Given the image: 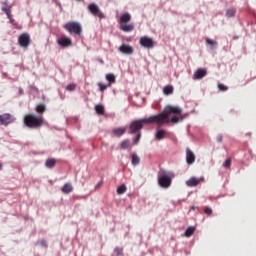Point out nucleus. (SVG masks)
Segmentation results:
<instances>
[{"label":"nucleus","mask_w":256,"mask_h":256,"mask_svg":"<svg viewBox=\"0 0 256 256\" xmlns=\"http://www.w3.org/2000/svg\"><path fill=\"white\" fill-rule=\"evenodd\" d=\"M181 113H183L181 107L168 105L158 114L132 121L129 126L130 133H141L140 131L143 129V125H157V127H163L164 125H169V123H180V121H183Z\"/></svg>","instance_id":"f257e3e1"},{"label":"nucleus","mask_w":256,"mask_h":256,"mask_svg":"<svg viewBox=\"0 0 256 256\" xmlns=\"http://www.w3.org/2000/svg\"><path fill=\"white\" fill-rule=\"evenodd\" d=\"M173 177H175V174L173 172L160 170L158 174V184L160 185V187H163L164 189H168V187H171V183L173 182Z\"/></svg>","instance_id":"f03ea898"},{"label":"nucleus","mask_w":256,"mask_h":256,"mask_svg":"<svg viewBox=\"0 0 256 256\" xmlns=\"http://www.w3.org/2000/svg\"><path fill=\"white\" fill-rule=\"evenodd\" d=\"M131 21V14L128 12L123 13L119 20V29L124 33H131L135 29V24H128Z\"/></svg>","instance_id":"7ed1b4c3"},{"label":"nucleus","mask_w":256,"mask_h":256,"mask_svg":"<svg viewBox=\"0 0 256 256\" xmlns=\"http://www.w3.org/2000/svg\"><path fill=\"white\" fill-rule=\"evenodd\" d=\"M64 29L74 35H81L83 33V27L79 22H68L64 25Z\"/></svg>","instance_id":"20e7f679"},{"label":"nucleus","mask_w":256,"mask_h":256,"mask_svg":"<svg viewBox=\"0 0 256 256\" xmlns=\"http://www.w3.org/2000/svg\"><path fill=\"white\" fill-rule=\"evenodd\" d=\"M88 10L90 11V13L92 15H94V17H98L100 20L105 19V13H103V11H101V8H99V6L97 4H95V3L89 4Z\"/></svg>","instance_id":"39448f33"},{"label":"nucleus","mask_w":256,"mask_h":256,"mask_svg":"<svg viewBox=\"0 0 256 256\" xmlns=\"http://www.w3.org/2000/svg\"><path fill=\"white\" fill-rule=\"evenodd\" d=\"M18 43L20 47H23L24 49H27L29 45L31 44V36L27 33H23L18 37Z\"/></svg>","instance_id":"423d86ee"},{"label":"nucleus","mask_w":256,"mask_h":256,"mask_svg":"<svg viewBox=\"0 0 256 256\" xmlns=\"http://www.w3.org/2000/svg\"><path fill=\"white\" fill-rule=\"evenodd\" d=\"M140 45L145 49H153L155 47V42L152 38L144 36L140 38Z\"/></svg>","instance_id":"0eeeda50"},{"label":"nucleus","mask_w":256,"mask_h":256,"mask_svg":"<svg viewBox=\"0 0 256 256\" xmlns=\"http://www.w3.org/2000/svg\"><path fill=\"white\" fill-rule=\"evenodd\" d=\"M13 121H15V118H13L9 113L0 115V125L7 127V125H9V123H13Z\"/></svg>","instance_id":"6e6552de"},{"label":"nucleus","mask_w":256,"mask_h":256,"mask_svg":"<svg viewBox=\"0 0 256 256\" xmlns=\"http://www.w3.org/2000/svg\"><path fill=\"white\" fill-rule=\"evenodd\" d=\"M45 123V119L43 115H33V128L39 129V127H43Z\"/></svg>","instance_id":"1a4fd4ad"},{"label":"nucleus","mask_w":256,"mask_h":256,"mask_svg":"<svg viewBox=\"0 0 256 256\" xmlns=\"http://www.w3.org/2000/svg\"><path fill=\"white\" fill-rule=\"evenodd\" d=\"M119 51L120 53H123L124 55H133V53L135 52V50L133 49L132 46H129L127 44H122L119 47Z\"/></svg>","instance_id":"9d476101"},{"label":"nucleus","mask_w":256,"mask_h":256,"mask_svg":"<svg viewBox=\"0 0 256 256\" xmlns=\"http://www.w3.org/2000/svg\"><path fill=\"white\" fill-rule=\"evenodd\" d=\"M186 162L188 165H193L195 163V153L191 149H186Z\"/></svg>","instance_id":"9b49d317"},{"label":"nucleus","mask_w":256,"mask_h":256,"mask_svg":"<svg viewBox=\"0 0 256 256\" xmlns=\"http://www.w3.org/2000/svg\"><path fill=\"white\" fill-rule=\"evenodd\" d=\"M201 181H204V179L192 177L188 181H186V185L187 187H197V185H199Z\"/></svg>","instance_id":"f8f14e48"},{"label":"nucleus","mask_w":256,"mask_h":256,"mask_svg":"<svg viewBox=\"0 0 256 256\" xmlns=\"http://www.w3.org/2000/svg\"><path fill=\"white\" fill-rule=\"evenodd\" d=\"M113 135L115 137H123L124 133H127V128L126 127H117L112 129Z\"/></svg>","instance_id":"ddd939ff"},{"label":"nucleus","mask_w":256,"mask_h":256,"mask_svg":"<svg viewBox=\"0 0 256 256\" xmlns=\"http://www.w3.org/2000/svg\"><path fill=\"white\" fill-rule=\"evenodd\" d=\"M58 45H60V47H71L72 45L71 38H67V37L60 38L58 40Z\"/></svg>","instance_id":"4468645a"},{"label":"nucleus","mask_w":256,"mask_h":256,"mask_svg":"<svg viewBox=\"0 0 256 256\" xmlns=\"http://www.w3.org/2000/svg\"><path fill=\"white\" fill-rule=\"evenodd\" d=\"M2 11H4V13H6L8 19L10 20V23H13V18L11 17V6H8L7 2L3 3Z\"/></svg>","instance_id":"2eb2a0df"},{"label":"nucleus","mask_w":256,"mask_h":256,"mask_svg":"<svg viewBox=\"0 0 256 256\" xmlns=\"http://www.w3.org/2000/svg\"><path fill=\"white\" fill-rule=\"evenodd\" d=\"M207 75V70L200 68L198 69L195 73H194V79H203V77H205Z\"/></svg>","instance_id":"dca6fc26"},{"label":"nucleus","mask_w":256,"mask_h":256,"mask_svg":"<svg viewBox=\"0 0 256 256\" xmlns=\"http://www.w3.org/2000/svg\"><path fill=\"white\" fill-rule=\"evenodd\" d=\"M24 124L26 127H29L30 129L33 128V115L28 114L24 117Z\"/></svg>","instance_id":"f3484780"},{"label":"nucleus","mask_w":256,"mask_h":256,"mask_svg":"<svg viewBox=\"0 0 256 256\" xmlns=\"http://www.w3.org/2000/svg\"><path fill=\"white\" fill-rule=\"evenodd\" d=\"M167 135V131L163 129H157L155 134L156 141H162V139Z\"/></svg>","instance_id":"a211bd4d"},{"label":"nucleus","mask_w":256,"mask_h":256,"mask_svg":"<svg viewBox=\"0 0 256 256\" xmlns=\"http://www.w3.org/2000/svg\"><path fill=\"white\" fill-rule=\"evenodd\" d=\"M131 163H132L133 167H137V165H139V163H141V158L139 157V155H137V153L132 154Z\"/></svg>","instance_id":"6ab92c4d"},{"label":"nucleus","mask_w":256,"mask_h":256,"mask_svg":"<svg viewBox=\"0 0 256 256\" xmlns=\"http://www.w3.org/2000/svg\"><path fill=\"white\" fill-rule=\"evenodd\" d=\"M120 149H131V141L129 139L123 140L120 143Z\"/></svg>","instance_id":"aec40b11"},{"label":"nucleus","mask_w":256,"mask_h":256,"mask_svg":"<svg viewBox=\"0 0 256 256\" xmlns=\"http://www.w3.org/2000/svg\"><path fill=\"white\" fill-rule=\"evenodd\" d=\"M61 191H62L63 193H65V194H69V193H71V192L73 191V186H72L71 184H69V183H66V184L62 187Z\"/></svg>","instance_id":"412c9836"},{"label":"nucleus","mask_w":256,"mask_h":256,"mask_svg":"<svg viewBox=\"0 0 256 256\" xmlns=\"http://www.w3.org/2000/svg\"><path fill=\"white\" fill-rule=\"evenodd\" d=\"M95 111L98 115H105V106L98 104L95 106Z\"/></svg>","instance_id":"4be33fe9"},{"label":"nucleus","mask_w":256,"mask_h":256,"mask_svg":"<svg viewBox=\"0 0 256 256\" xmlns=\"http://www.w3.org/2000/svg\"><path fill=\"white\" fill-rule=\"evenodd\" d=\"M57 164V160L55 158H50L46 161L45 166L48 167V169H53V166Z\"/></svg>","instance_id":"5701e85b"},{"label":"nucleus","mask_w":256,"mask_h":256,"mask_svg":"<svg viewBox=\"0 0 256 256\" xmlns=\"http://www.w3.org/2000/svg\"><path fill=\"white\" fill-rule=\"evenodd\" d=\"M174 88L171 85H167L163 88L164 95H173Z\"/></svg>","instance_id":"b1692460"},{"label":"nucleus","mask_w":256,"mask_h":256,"mask_svg":"<svg viewBox=\"0 0 256 256\" xmlns=\"http://www.w3.org/2000/svg\"><path fill=\"white\" fill-rule=\"evenodd\" d=\"M45 111H47V107L45 106V104H38L36 106V112H38L40 115H43Z\"/></svg>","instance_id":"393cba45"},{"label":"nucleus","mask_w":256,"mask_h":256,"mask_svg":"<svg viewBox=\"0 0 256 256\" xmlns=\"http://www.w3.org/2000/svg\"><path fill=\"white\" fill-rule=\"evenodd\" d=\"M235 15H237V9H235V8H229L226 11V17H228V18L235 17Z\"/></svg>","instance_id":"a878e982"},{"label":"nucleus","mask_w":256,"mask_h":256,"mask_svg":"<svg viewBox=\"0 0 256 256\" xmlns=\"http://www.w3.org/2000/svg\"><path fill=\"white\" fill-rule=\"evenodd\" d=\"M126 191H127V186L125 184L120 185L116 190L118 195H123L124 193H126Z\"/></svg>","instance_id":"bb28decb"},{"label":"nucleus","mask_w":256,"mask_h":256,"mask_svg":"<svg viewBox=\"0 0 256 256\" xmlns=\"http://www.w3.org/2000/svg\"><path fill=\"white\" fill-rule=\"evenodd\" d=\"M193 233H195V227L190 226L186 229L185 231V237H191L193 235Z\"/></svg>","instance_id":"cd10ccee"},{"label":"nucleus","mask_w":256,"mask_h":256,"mask_svg":"<svg viewBox=\"0 0 256 256\" xmlns=\"http://www.w3.org/2000/svg\"><path fill=\"white\" fill-rule=\"evenodd\" d=\"M106 79L109 82L108 85H111V83H115L116 81L115 74H107Z\"/></svg>","instance_id":"c85d7f7f"},{"label":"nucleus","mask_w":256,"mask_h":256,"mask_svg":"<svg viewBox=\"0 0 256 256\" xmlns=\"http://www.w3.org/2000/svg\"><path fill=\"white\" fill-rule=\"evenodd\" d=\"M36 247H42L43 249H47V241L45 240H39L36 243Z\"/></svg>","instance_id":"c756f323"},{"label":"nucleus","mask_w":256,"mask_h":256,"mask_svg":"<svg viewBox=\"0 0 256 256\" xmlns=\"http://www.w3.org/2000/svg\"><path fill=\"white\" fill-rule=\"evenodd\" d=\"M98 87L100 89V91H105L108 89V87H111V84H101V83H98Z\"/></svg>","instance_id":"7c9ffc66"},{"label":"nucleus","mask_w":256,"mask_h":256,"mask_svg":"<svg viewBox=\"0 0 256 256\" xmlns=\"http://www.w3.org/2000/svg\"><path fill=\"white\" fill-rule=\"evenodd\" d=\"M223 167L225 169H229L231 167V158L225 160V162L223 163Z\"/></svg>","instance_id":"2f4dec72"},{"label":"nucleus","mask_w":256,"mask_h":256,"mask_svg":"<svg viewBox=\"0 0 256 256\" xmlns=\"http://www.w3.org/2000/svg\"><path fill=\"white\" fill-rule=\"evenodd\" d=\"M204 213L208 216H211V215H213V209H211V207H205Z\"/></svg>","instance_id":"473e14b6"},{"label":"nucleus","mask_w":256,"mask_h":256,"mask_svg":"<svg viewBox=\"0 0 256 256\" xmlns=\"http://www.w3.org/2000/svg\"><path fill=\"white\" fill-rule=\"evenodd\" d=\"M114 253H116L117 256L123 255V248H121V247H116V248L114 249Z\"/></svg>","instance_id":"72a5a7b5"},{"label":"nucleus","mask_w":256,"mask_h":256,"mask_svg":"<svg viewBox=\"0 0 256 256\" xmlns=\"http://www.w3.org/2000/svg\"><path fill=\"white\" fill-rule=\"evenodd\" d=\"M76 87H77V85L71 83V84L67 85L66 89H67V91H75Z\"/></svg>","instance_id":"f704fd0d"},{"label":"nucleus","mask_w":256,"mask_h":256,"mask_svg":"<svg viewBox=\"0 0 256 256\" xmlns=\"http://www.w3.org/2000/svg\"><path fill=\"white\" fill-rule=\"evenodd\" d=\"M206 43H207V45H211L212 47H214L215 45H217V41L211 40V39H209V38L206 39Z\"/></svg>","instance_id":"c9c22d12"},{"label":"nucleus","mask_w":256,"mask_h":256,"mask_svg":"<svg viewBox=\"0 0 256 256\" xmlns=\"http://www.w3.org/2000/svg\"><path fill=\"white\" fill-rule=\"evenodd\" d=\"M219 91H227L229 87L225 86V84H218Z\"/></svg>","instance_id":"e433bc0d"},{"label":"nucleus","mask_w":256,"mask_h":256,"mask_svg":"<svg viewBox=\"0 0 256 256\" xmlns=\"http://www.w3.org/2000/svg\"><path fill=\"white\" fill-rule=\"evenodd\" d=\"M141 140V133H138L137 136L134 138V144L137 145Z\"/></svg>","instance_id":"4c0bfd02"},{"label":"nucleus","mask_w":256,"mask_h":256,"mask_svg":"<svg viewBox=\"0 0 256 256\" xmlns=\"http://www.w3.org/2000/svg\"><path fill=\"white\" fill-rule=\"evenodd\" d=\"M216 141L218 142V143H222L223 142V135H218L217 136V138H216Z\"/></svg>","instance_id":"58836bf2"},{"label":"nucleus","mask_w":256,"mask_h":256,"mask_svg":"<svg viewBox=\"0 0 256 256\" xmlns=\"http://www.w3.org/2000/svg\"><path fill=\"white\" fill-rule=\"evenodd\" d=\"M195 209H199V208H198V207H195V206H192V207H191V210H192V211H195Z\"/></svg>","instance_id":"ea45409f"},{"label":"nucleus","mask_w":256,"mask_h":256,"mask_svg":"<svg viewBox=\"0 0 256 256\" xmlns=\"http://www.w3.org/2000/svg\"><path fill=\"white\" fill-rule=\"evenodd\" d=\"M1 169H3V164L0 163V171H1Z\"/></svg>","instance_id":"a19ab883"},{"label":"nucleus","mask_w":256,"mask_h":256,"mask_svg":"<svg viewBox=\"0 0 256 256\" xmlns=\"http://www.w3.org/2000/svg\"><path fill=\"white\" fill-rule=\"evenodd\" d=\"M78 1H83V0H78Z\"/></svg>","instance_id":"79ce46f5"}]
</instances>
